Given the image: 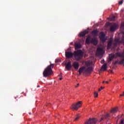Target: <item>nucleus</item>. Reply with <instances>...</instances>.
<instances>
[{
	"label": "nucleus",
	"instance_id": "obj_1",
	"mask_svg": "<svg viewBox=\"0 0 124 124\" xmlns=\"http://www.w3.org/2000/svg\"><path fill=\"white\" fill-rule=\"evenodd\" d=\"M83 55L84 52H83V51L81 49L74 51V53L71 51H66L65 52V56L67 59H72L74 56L75 59L76 61H80V60H82Z\"/></svg>",
	"mask_w": 124,
	"mask_h": 124
},
{
	"label": "nucleus",
	"instance_id": "obj_2",
	"mask_svg": "<svg viewBox=\"0 0 124 124\" xmlns=\"http://www.w3.org/2000/svg\"><path fill=\"white\" fill-rule=\"evenodd\" d=\"M54 66H55V64L52 63L47 66L43 73L44 77L47 78L48 76L52 75V74L53 73V70H52V68H54Z\"/></svg>",
	"mask_w": 124,
	"mask_h": 124
},
{
	"label": "nucleus",
	"instance_id": "obj_3",
	"mask_svg": "<svg viewBox=\"0 0 124 124\" xmlns=\"http://www.w3.org/2000/svg\"><path fill=\"white\" fill-rule=\"evenodd\" d=\"M120 43H121L120 39L115 38L113 42V40L110 39L108 43L107 49H110L112 47V44H113L114 46H117L118 44H120Z\"/></svg>",
	"mask_w": 124,
	"mask_h": 124
},
{
	"label": "nucleus",
	"instance_id": "obj_4",
	"mask_svg": "<svg viewBox=\"0 0 124 124\" xmlns=\"http://www.w3.org/2000/svg\"><path fill=\"white\" fill-rule=\"evenodd\" d=\"M84 70L85 72H86L87 73H91V71L93 70V68L92 67H88L86 69V67H82L80 68L78 70L79 75H81V74H82V72H83Z\"/></svg>",
	"mask_w": 124,
	"mask_h": 124
},
{
	"label": "nucleus",
	"instance_id": "obj_5",
	"mask_svg": "<svg viewBox=\"0 0 124 124\" xmlns=\"http://www.w3.org/2000/svg\"><path fill=\"white\" fill-rule=\"evenodd\" d=\"M91 42L92 43V44H93V45H97V39H96V38H93L90 40V37H88L86 39V43L87 44H90Z\"/></svg>",
	"mask_w": 124,
	"mask_h": 124
},
{
	"label": "nucleus",
	"instance_id": "obj_6",
	"mask_svg": "<svg viewBox=\"0 0 124 124\" xmlns=\"http://www.w3.org/2000/svg\"><path fill=\"white\" fill-rule=\"evenodd\" d=\"M82 105V101H78L76 104H73L71 107L72 110H78Z\"/></svg>",
	"mask_w": 124,
	"mask_h": 124
},
{
	"label": "nucleus",
	"instance_id": "obj_7",
	"mask_svg": "<svg viewBox=\"0 0 124 124\" xmlns=\"http://www.w3.org/2000/svg\"><path fill=\"white\" fill-rule=\"evenodd\" d=\"M96 123V121L94 118H90L89 120H87L86 122V124H95Z\"/></svg>",
	"mask_w": 124,
	"mask_h": 124
},
{
	"label": "nucleus",
	"instance_id": "obj_8",
	"mask_svg": "<svg viewBox=\"0 0 124 124\" xmlns=\"http://www.w3.org/2000/svg\"><path fill=\"white\" fill-rule=\"evenodd\" d=\"M118 24L116 23H115L113 25H112L110 27V31H115L116 30H117L118 28Z\"/></svg>",
	"mask_w": 124,
	"mask_h": 124
},
{
	"label": "nucleus",
	"instance_id": "obj_9",
	"mask_svg": "<svg viewBox=\"0 0 124 124\" xmlns=\"http://www.w3.org/2000/svg\"><path fill=\"white\" fill-rule=\"evenodd\" d=\"M100 40L103 43H105L106 40L107 39L105 38V34L104 33L101 34V35L100 36Z\"/></svg>",
	"mask_w": 124,
	"mask_h": 124
},
{
	"label": "nucleus",
	"instance_id": "obj_10",
	"mask_svg": "<svg viewBox=\"0 0 124 124\" xmlns=\"http://www.w3.org/2000/svg\"><path fill=\"white\" fill-rule=\"evenodd\" d=\"M117 53L114 54H111L109 56V62H112L113 60V59H115V58H117Z\"/></svg>",
	"mask_w": 124,
	"mask_h": 124
},
{
	"label": "nucleus",
	"instance_id": "obj_11",
	"mask_svg": "<svg viewBox=\"0 0 124 124\" xmlns=\"http://www.w3.org/2000/svg\"><path fill=\"white\" fill-rule=\"evenodd\" d=\"M72 67V65H71V62H68L66 64V69L68 70V71H69L71 69V68Z\"/></svg>",
	"mask_w": 124,
	"mask_h": 124
},
{
	"label": "nucleus",
	"instance_id": "obj_12",
	"mask_svg": "<svg viewBox=\"0 0 124 124\" xmlns=\"http://www.w3.org/2000/svg\"><path fill=\"white\" fill-rule=\"evenodd\" d=\"M87 33H89V31H88V30H85L84 31L81 32L79 33V36L84 37L86 34H87Z\"/></svg>",
	"mask_w": 124,
	"mask_h": 124
},
{
	"label": "nucleus",
	"instance_id": "obj_13",
	"mask_svg": "<svg viewBox=\"0 0 124 124\" xmlns=\"http://www.w3.org/2000/svg\"><path fill=\"white\" fill-rule=\"evenodd\" d=\"M73 66L75 68V69H76L77 70L78 68H79V63L76 62H74L73 64Z\"/></svg>",
	"mask_w": 124,
	"mask_h": 124
},
{
	"label": "nucleus",
	"instance_id": "obj_14",
	"mask_svg": "<svg viewBox=\"0 0 124 124\" xmlns=\"http://www.w3.org/2000/svg\"><path fill=\"white\" fill-rule=\"evenodd\" d=\"M97 53L99 55H101L103 53V49L101 47H98L97 48Z\"/></svg>",
	"mask_w": 124,
	"mask_h": 124
},
{
	"label": "nucleus",
	"instance_id": "obj_15",
	"mask_svg": "<svg viewBox=\"0 0 124 124\" xmlns=\"http://www.w3.org/2000/svg\"><path fill=\"white\" fill-rule=\"evenodd\" d=\"M75 49H80L82 47V45L80 44L75 43Z\"/></svg>",
	"mask_w": 124,
	"mask_h": 124
},
{
	"label": "nucleus",
	"instance_id": "obj_16",
	"mask_svg": "<svg viewBox=\"0 0 124 124\" xmlns=\"http://www.w3.org/2000/svg\"><path fill=\"white\" fill-rule=\"evenodd\" d=\"M98 34V31L97 30H93L92 31V35H93V36H97Z\"/></svg>",
	"mask_w": 124,
	"mask_h": 124
},
{
	"label": "nucleus",
	"instance_id": "obj_17",
	"mask_svg": "<svg viewBox=\"0 0 124 124\" xmlns=\"http://www.w3.org/2000/svg\"><path fill=\"white\" fill-rule=\"evenodd\" d=\"M101 70L104 69L105 71H106V70H107V64H104L101 68Z\"/></svg>",
	"mask_w": 124,
	"mask_h": 124
},
{
	"label": "nucleus",
	"instance_id": "obj_18",
	"mask_svg": "<svg viewBox=\"0 0 124 124\" xmlns=\"http://www.w3.org/2000/svg\"><path fill=\"white\" fill-rule=\"evenodd\" d=\"M117 111L118 108H113L110 110L111 113H117Z\"/></svg>",
	"mask_w": 124,
	"mask_h": 124
},
{
	"label": "nucleus",
	"instance_id": "obj_19",
	"mask_svg": "<svg viewBox=\"0 0 124 124\" xmlns=\"http://www.w3.org/2000/svg\"><path fill=\"white\" fill-rule=\"evenodd\" d=\"M79 118H80V115L78 114L74 119L75 122H77L79 120Z\"/></svg>",
	"mask_w": 124,
	"mask_h": 124
},
{
	"label": "nucleus",
	"instance_id": "obj_20",
	"mask_svg": "<svg viewBox=\"0 0 124 124\" xmlns=\"http://www.w3.org/2000/svg\"><path fill=\"white\" fill-rule=\"evenodd\" d=\"M85 65H86V66H90V65H91V62H85Z\"/></svg>",
	"mask_w": 124,
	"mask_h": 124
},
{
	"label": "nucleus",
	"instance_id": "obj_21",
	"mask_svg": "<svg viewBox=\"0 0 124 124\" xmlns=\"http://www.w3.org/2000/svg\"><path fill=\"white\" fill-rule=\"evenodd\" d=\"M115 19H116V16H114L110 18V21H115Z\"/></svg>",
	"mask_w": 124,
	"mask_h": 124
},
{
	"label": "nucleus",
	"instance_id": "obj_22",
	"mask_svg": "<svg viewBox=\"0 0 124 124\" xmlns=\"http://www.w3.org/2000/svg\"><path fill=\"white\" fill-rule=\"evenodd\" d=\"M94 97H97L98 96V93L96 92H94Z\"/></svg>",
	"mask_w": 124,
	"mask_h": 124
},
{
	"label": "nucleus",
	"instance_id": "obj_23",
	"mask_svg": "<svg viewBox=\"0 0 124 124\" xmlns=\"http://www.w3.org/2000/svg\"><path fill=\"white\" fill-rule=\"evenodd\" d=\"M109 114L108 113H107L105 116H104V118L106 120H107V119H108V118H109Z\"/></svg>",
	"mask_w": 124,
	"mask_h": 124
},
{
	"label": "nucleus",
	"instance_id": "obj_24",
	"mask_svg": "<svg viewBox=\"0 0 124 124\" xmlns=\"http://www.w3.org/2000/svg\"><path fill=\"white\" fill-rule=\"evenodd\" d=\"M123 2H124V0H121L119 1V3L120 5H122V4L123 3Z\"/></svg>",
	"mask_w": 124,
	"mask_h": 124
},
{
	"label": "nucleus",
	"instance_id": "obj_25",
	"mask_svg": "<svg viewBox=\"0 0 124 124\" xmlns=\"http://www.w3.org/2000/svg\"><path fill=\"white\" fill-rule=\"evenodd\" d=\"M104 120V117H101V120H100V122H101L102 121H103Z\"/></svg>",
	"mask_w": 124,
	"mask_h": 124
},
{
	"label": "nucleus",
	"instance_id": "obj_26",
	"mask_svg": "<svg viewBox=\"0 0 124 124\" xmlns=\"http://www.w3.org/2000/svg\"><path fill=\"white\" fill-rule=\"evenodd\" d=\"M60 62V60H58V59H56L55 60V62Z\"/></svg>",
	"mask_w": 124,
	"mask_h": 124
},
{
	"label": "nucleus",
	"instance_id": "obj_27",
	"mask_svg": "<svg viewBox=\"0 0 124 124\" xmlns=\"http://www.w3.org/2000/svg\"><path fill=\"white\" fill-rule=\"evenodd\" d=\"M60 77H62V74L61 73L59 75Z\"/></svg>",
	"mask_w": 124,
	"mask_h": 124
},
{
	"label": "nucleus",
	"instance_id": "obj_28",
	"mask_svg": "<svg viewBox=\"0 0 124 124\" xmlns=\"http://www.w3.org/2000/svg\"><path fill=\"white\" fill-rule=\"evenodd\" d=\"M78 87H79V83H78L76 86V88H78Z\"/></svg>",
	"mask_w": 124,
	"mask_h": 124
},
{
	"label": "nucleus",
	"instance_id": "obj_29",
	"mask_svg": "<svg viewBox=\"0 0 124 124\" xmlns=\"http://www.w3.org/2000/svg\"><path fill=\"white\" fill-rule=\"evenodd\" d=\"M124 96V92L123 93V94H120V96Z\"/></svg>",
	"mask_w": 124,
	"mask_h": 124
},
{
	"label": "nucleus",
	"instance_id": "obj_30",
	"mask_svg": "<svg viewBox=\"0 0 124 124\" xmlns=\"http://www.w3.org/2000/svg\"><path fill=\"white\" fill-rule=\"evenodd\" d=\"M100 89H101V90H103V89H104V87H101Z\"/></svg>",
	"mask_w": 124,
	"mask_h": 124
},
{
	"label": "nucleus",
	"instance_id": "obj_31",
	"mask_svg": "<svg viewBox=\"0 0 124 124\" xmlns=\"http://www.w3.org/2000/svg\"><path fill=\"white\" fill-rule=\"evenodd\" d=\"M101 63H103V62H104V60L101 61Z\"/></svg>",
	"mask_w": 124,
	"mask_h": 124
},
{
	"label": "nucleus",
	"instance_id": "obj_32",
	"mask_svg": "<svg viewBox=\"0 0 124 124\" xmlns=\"http://www.w3.org/2000/svg\"><path fill=\"white\" fill-rule=\"evenodd\" d=\"M101 91V89L99 88V89H98V92H100Z\"/></svg>",
	"mask_w": 124,
	"mask_h": 124
},
{
	"label": "nucleus",
	"instance_id": "obj_33",
	"mask_svg": "<svg viewBox=\"0 0 124 124\" xmlns=\"http://www.w3.org/2000/svg\"><path fill=\"white\" fill-rule=\"evenodd\" d=\"M59 79H60V80H62V78H60Z\"/></svg>",
	"mask_w": 124,
	"mask_h": 124
},
{
	"label": "nucleus",
	"instance_id": "obj_34",
	"mask_svg": "<svg viewBox=\"0 0 124 124\" xmlns=\"http://www.w3.org/2000/svg\"><path fill=\"white\" fill-rule=\"evenodd\" d=\"M106 83H107V84H109V82L108 81H106Z\"/></svg>",
	"mask_w": 124,
	"mask_h": 124
},
{
	"label": "nucleus",
	"instance_id": "obj_35",
	"mask_svg": "<svg viewBox=\"0 0 124 124\" xmlns=\"http://www.w3.org/2000/svg\"><path fill=\"white\" fill-rule=\"evenodd\" d=\"M123 27H124V23H122Z\"/></svg>",
	"mask_w": 124,
	"mask_h": 124
},
{
	"label": "nucleus",
	"instance_id": "obj_36",
	"mask_svg": "<svg viewBox=\"0 0 124 124\" xmlns=\"http://www.w3.org/2000/svg\"><path fill=\"white\" fill-rule=\"evenodd\" d=\"M40 87V86L39 85H38V86H37V87H38V88H39Z\"/></svg>",
	"mask_w": 124,
	"mask_h": 124
},
{
	"label": "nucleus",
	"instance_id": "obj_37",
	"mask_svg": "<svg viewBox=\"0 0 124 124\" xmlns=\"http://www.w3.org/2000/svg\"><path fill=\"white\" fill-rule=\"evenodd\" d=\"M105 83V81H103V83Z\"/></svg>",
	"mask_w": 124,
	"mask_h": 124
},
{
	"label": "nucleus",
	"instance_id": "obj_38",
	"mask_svg": "<svg viewBox=\"0 0 124 124\" xmlns=\"http://www.w3.org/2000/svg\"><path fill=\"white\" fill-rule=\"evenodd\" d=\"M123 79H124V78H123Z\"/></svg>",
	"mask_w": 124,
	"mask_h": 124
}]
</instances>
